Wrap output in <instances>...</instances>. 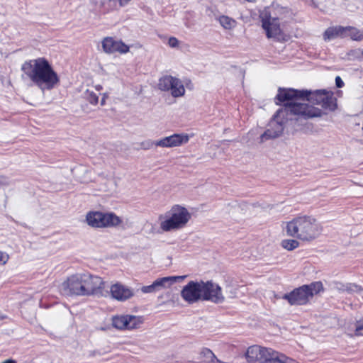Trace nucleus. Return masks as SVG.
Masks as SVG:
<instances>
[{
	"mask_svg": "<svg viewBox=\"0 0 363 363\" xmlns=\"http://www.w3.org/2000/svg\"><path fill=\"white\" fill-rule=\"evenodd\" d=\"M277 99L285 104L276 112L269 128L262 134V142L279 137L288 121L321 117L323 111L313 105H320L329 111L337 108V99L333 93L325 90L299 91L279 88Z\"/></svg>",
	"mask_w": 363,
	"mask_h": 363,
	"instance_id": "obj_1",
	"label": "nucleus"
},
{
	"mask_svg": "<svg viewBox=\"0 0 363 363\" xmlns=\"http://www.w3.org/2000/svg\"><path fill=\"white\" fill-rule=\"evenodd\" d=\"M22 77H27L42 91L58 85L60 78L49 62L43 57L26 61L21 66Z\"/></svg>",
	"mask_w": 363,
	"mask_h": 363,
	"instance_id": "obj_2",
	"label": "nucleus"
},
{
	"mask_svg": "<svg viewBox=\"0 0 363 363\" xmlns=\"http://www.w3.org/2000/svg\"><path fill=\"white\" fill-rule=\"evenodd\" d=\"M182 298L192 304L199 300L211 301L216 303L223 302L221 288L212 281H189L181 291Z\"/></svg>",
	"mask_w": 363,
	"mask_h": 363,
	"instance_id": "obj_3",
	"label": "nucleus"
},
{
	"mask_svg": "<svg viewBox=\"0 0 363 363\" xmlns=\"http://www.w3.org/2000/svg\"><path fill=\"white\" fill-rule=\"evenodd\" d=\"M283 230L288 236L310 242L316 239L322 232L320 223L312 216H298L283 223Z\"/></svg>",
	"mask_w": 363,
	"mask_h": 363,
	"instance_id": "obj_4",
	"label": "nucleus"
},
{
	"mask_svg": "<svg viewBox=\"0 0 363 363\" xmlns=\"http://www.w3.org/2000/svg\"><path fill=\"white\" fill-rule=\"evenodd\" d=\"M191 217L186 208L175 205L164 216L160 217V228L164 232L182 229L186 225Z\"/></svg>",
	"mask_w": 363,
	"mask_h": 363,
	"instance_id": "obj_5",
	"label": "nucleus"
},
{
	"mask_svg": "<svg viewBox=\"0 0 363 363\" xmlns=\"http://www.w3.org/2000/svg\"><path fill=\"white\" fill-rule=\"evenodd\" d=\"M323 290V284L315 281L297 288L291 293L284 294L282 298L287 300L291 305H304Z\"/></svg>",
	"mask_w": 363,
	"mask_h": 363,
	"instance_id": "obj_6",
	"label": "nucleus"
},
{
	"mask_svg": "<svg viewBox=\"0 0 363 363\" xmlns=\"http://www.w3.org/2000/svg\"><path fill=\"white\" fill-rule=\"evenodd\" d=\"M262 26L268 38L279 40L281 35L279 18L273 9L263 10L260 14Z\"/></svg>",
	"mask_w": 363,
	"mask_h": 363,
	"instance_id": "obj_7",
	"label": "nucleus"
},
{
	"mask_svg": "<svg viewBox=\"0 0 363 363\" xmlns=\"http://www.w3.org/2000/svg\"><path fill=\"white\" fill-rule=\"evenodd\" d=\"M86 221L89 226L96 228L117 226L121 223L120 218L114 213L101 211H89L86 216Z\"/></svg>",
	"mask_w": 363,
	"mask_h": 363,
	"instance_id": "obj_8",
	"label": "nucleus"
},
{
	"mask_svg": "<svg viewBox=\"0 0 363 363\" xmlns=\"http://www.w3.org/2000/svg\"><path fill=\"white\" fill-rule=\"evenodd\" d=\"M278 353L271 348L252 345L247 348L245 358L248 363H272Z\"/></svg>",
	"mask_w": 363,
	"mask_h": 363,
	"instance_id": "obj_9",
	"label": "nucleus"
},
{
	"mask_svg": "<svg viewBox=\"0 0 363 363\" xmlns=\"http://www.w3.org/2000/svg\"><path fill=\"white\" fill-rule=\"evenodd\" d=\"M158 88L161 91H170L174 98L181 97L185 94V88L182 81L170 75H166L160 79Z\"/></svg>",
	"mask_w": 363,
	"mask_h": 363,
	"instance_id": "obj_10",
	"label": "nucleus"
},
{
	"mask_svg": "<svg viewBox=\"0 0 363 363\" xmlns=\"http://www.w3.org/2000/svg\"><path fill=\"white\" fill-rule=\"evenodd\" d=\"M83 286L82 273L75 274L61 284L60 291L67 296H84Z\"/></svg>",
	"mask_w": 363,
	"mask_h": 363,
	"instance_id": "obj_11",
	"label": "nucleus"
},
{
	"mask_svg": "<svg viewBox=\"0 0 363 363\" xmlns=\"http://www.w3.org/2000/svg\"><path fill=\"white\" fill-rule=\"evenodd\" d=\"M84 296L101 295L105 282L101 277L89 273H82Z\"/></svg>",
	"mask_w": 363,
	"mask_h": 363,
	"instance_id": "obj_12",
	"label": "nucleus"
},
{
	"mask_svg": "<svg viewBox=\"0 0 363 363\" xmlns=\"http://www.w3.org/2000/svg\"><path fill=\"white\" fill-rule=\"evenodd\" d=\"M186 277L187 275L170 276L158 278L154 281L152 284L143 286L141 291L146 294L157 292L162 289H168L175 283L182 282Z\"/></svg>",
	"mask_w": 363,
	"mask_h": 363,
	"instance_id": "obj_13",
	"label": "nucleus"
},
{
	"mask_svg": "<svg viewBox=\"0 0 363 363\" xmlns=\"http://www.w3.org/2000/svg\"><path fill=\"white\" fill-rule=\"evenodd\" d=\"M142 323L140 318L135 315H117L112 318V325L118 330H132L138 328Z\"/></svg>",
	"mask_w": 363,
	"mask_h": 363,
	"instance_id": "obj_14",
	"label": "nucleus"
},
{
	"mask_svg": "<svg viewBox=\"0 0 363 363\" xmlns=\"http://www.w3.org/2000/svg\"><path fill=\"white\" fill-rule=\"evenodd\" d=\"M189 140V136L187 134H173L157 140L156 147L167 148L175 147L187 143Z\"/></svg>",
	"mask_w": 363,
	"mask_h": 363,
	"instance_id": "obj_15",
	"label": "nucleus"
},
{
	"mask_svg": "<svg viewBox=\"0 0 363 363\" xmlns=\"http://www.w3.org/2000/svg\"><path fill=\"white\" fill-rule=\"evenodd\" d=\"M101 44L103 50L106 53L111 54L118 52L125 54L129 51V47L127 45L121 40H115L111 37L104 38Z\"/></svg>",
	"mask_w": 363,
	"mask_h": 363,
	"instance_id": "obj_16",
	"label": "nucleus"
},
{
	"mask_svg": "<svg viewBox=\"0 0 363 363\" xmlns=\"http://www.w3.org/2000/svg\"><path fill=\"white\" fill-rule=\"evenodd\" d=\"M110 294L113 299L118 301H125L133 296V290L121 283H116L111 285Z\"/></svg>",
	"mask_w": 363,
	"mask_h": 363,
	"instance_id": "obj_17",
	"label": "nucleus"
},
{
	"mask_svg": "<svg viewBox=\"0 0 363 363\" xmlns=\"http://www.w3.org/2000/svg\"><path fill=\"white\" fill-rule=\"evenodd\" d=\"M337 37H345V27H330L323 34L325 40H330Z\"/></svg>",
	"mask_w": 363,
	"mask_h": 363,
	"instance_id": "obj_18",
	"label": "nucleus"
},
{
	"mask_svg": "<svg viewBox=\"0 0 363 363\" xmlns=\"http://www.w3.org/2000/svg\"><path fill=\"white\" fill-rule=\"evenodd\" d=\"M335 287L340 291H347L348 293L356 292L361 294L363 292V289L355 284H343L337 282L335 284Z\"/></svg>",
	"mask_w": 363,
	"mask_h": 363,
	"instance_id": "obj_19",
	"label": "nucleus"
},
{
	"mask_svg": "<svg viewBox=\"0 0 363 363\" xmlns=\"http://www.w3.org/2000/svg\"><path fill=\"white\" fill-rule=\"evenodd\" d=\"M350 36L352 40L360 41L363 40V30H360L352 27H345V37Z\"/></svg>",
	"mask_w": 363,
	"mask_h": 363,
	"instance_id": "obj_20",
	"label": "nucleus"
},
{
	"mask_svg": "<svg viewBox=\"0 0 363 363\" xmlns=\"http://www.w3.org/2000/svg\"><path fill=\"white\" fill-rule=\"evenodd\" d=\"M218 21L223 28L228 30L234 28L237 24L235 20L227 16H219Z\"/></svg>",
	"mask_w": 363,
	"mask_h": 363,
	"instance_id": "obj_21",
	"label": "nucleus"
},
{
	"mask_svg": "<svg viewBox=\"0 0 363 363\" xmlns=\"http://www.w3.org/2000/svg\"><path fill=\"white\" fill-rule=\"evenodd\" d=\"M281 245L287 250H293L299 246V242L294 239H285L281 241Z\"/></svg>",
	"mask_w": 363,
	"mask_h": 363,
	"instance_id": "obj_22",
	"label": "nucleus"
},
{
	"mask_svg": "<svg viewBox=\"0 0 363 363\" xmlns=\"http://www.w3.org/2000/svg\"><path fill=\"white\" fill-rule=\"evenodd\" d=\"M272 363H298L296 360L279 352Z\"/></svg>",
	"mask_w": 363,
	"mask_h": 363,
	"instance_id": "obj_23",
	"label": "nucleus"
},
{
	"mask_svg": "<svg viewBox=\"0 0 363 363\" xmlns=\"http://www.w3.org/2000/svg\"><path fill=\"white\" fill-rule=\"evenodd\" d=\"M157 140H146L140 143V148L145 150L152 149L154 146L156 147Z\"/></svg>",
	"mask_w": 363,
	"mask_h": 363,
	"instance_id": "obj_24",
	"label": "nucleus"
},
{
	"mask_svg": "<svg viewBox=\"0 0 363 363\" xmlns=\"http://www.w3.org/2000/svg\"><path fill=\"white\" fill-rule=\"evenodd\" d=\"M85 98L91 104H96L98 103V96L94 91L87 90L85 93Z\"/></svg>",
	"mask_w": 363,
	"mask_h": 363,
	"instance_id": "obj_25",
	"label": "nucleus"
},
{
	"mask_svg": "<svg viewBox=\"0 0 363 363\" xmlns=\"http://www.w3.org/2000/svg\"><path fill=\"white\" fill-rule=\"evenodd\" d=\"M9 259V255L8 253L0 251V266L5 265Z\"/></svg>",
	"mask_w": 363,
	"mask_h": 363,
	"instance_id": "obj_26",
	"label": "nucleus"
},
{
	"mask_svg": "<svg viewBox=\"0 0 363 363\" xmlns=\"http://www.w3.org/2000/svg\"><path fill=\"white\" fill-rule=\"evenodd\" d=\"M363 330V320L357 321L356 323V328H355V335H362L360 331Z\"/></svg>",
	"mask_w": 363,
	"mask_h": 363,
	"instance_id": "obj_27",
	"label": "nucleus"
},
{
	"mask_svg": "<svg viewBox=\"0 0 363 363\" xmlns=\"http://www.w3.org/2000/svg\"><path fill=\"white\" fill-rule=\"evenodd\" d=\"M168 45L171 48H177L179 45V40L174 37H171L169 38Z\"/></svg>",
	"mask_w": 363,
	"mask_h": 363,
	"instance_id": "obj_28",
	"label": "nucleus"
},
{
	"mask_svg": "<svg viewBox=\"0 0 363 363\" xmlns=\"http://www.w3.org/2000/svg\"><path fill=\"white\" fill-rule=\"evenodd\" d=\"M335 83H336V86L339 88L342 87L344 84L342 80L341 79V78L340 77H337L335 78Z\"/></svg>",
	"mask_w": 363,
	"mask_h": 363,
	"instance_id": "obj_29",
	"label": "nucleus"
},
{
	"mask_svg": "<svg viewBox=\"0 0 363 363\" xmlns=\"http://www.w3.org/2000/svg\"><path fill=\"white\" fill-rule=\"evenodd\" d=\"M9 184V179L4 177H0V184L8 185Z\"/></svg>",
	"mask_w": 363,
	"mask_h": 363,
	"instance_id": "obj_30",
	"label": "nucleus"
},
{
	"mask_svg": "<svg viewBox=\"0 0 363 363\" xmlns=\"http://www.w3.org/2000/svg\"><path fill=\"white\" fill-rule=\"evenodd\" d=\"M359 53H361V51L359 50H351L349 52V55L355 56L356 55L359 54Z\"/></svg>",
	"mask_w": 363,
	"mask_h": 363,
	"instance_id": "obj_31",
	"label": "nucleus"
},
{
	"mask_svg": "<svg viewBox=\"0 0 363 363\" xmlns=\"http://www.w3.org/2000/svg\"><path fill=\"white\" fill-rule=\"evenodd\" d=\"M130 1V0H119V2L121 6H123V5L126 4Z\"/></svg>",
	"mask_w": 363,
	"mask_h": 363,
	"instance_id": "obj_32",
	"label": "nucleus"
},
{
	"mask_svg": "<svg viewBox=\"0 0 363 363\" xmlns=\"http://www.w3.org/2000/svg\"><path fill=\"white\" fill-rule=\"evenodd\" d=\"M105 101H106V95L104 96V97L102 98L101 101V104L103 106L105 104Z\"/></svg>",
	"mask_w": 363,
	"mask_h": 363,
	"instance_id": "obj_33",
	"label": "nucleus"
},
{
	"mask_svg": "<svg viewBox=\"0 0 363 363\" xmlns=\"http://www.w3.org/2000/svg\"><path fill=\"white\" fill-rule=\"evenodd\" d=\"M2 363H16V362L14 360H12V359H8V360H6L5 362H2Z\"/></svg>",
	"mask_w": 363,
	"mask_h": 363,
	"instance_id": "obj_34",
	"label": "nucleus"
},
{
	"mask_svg": "<svg viewBox=\"0 0 363 363\" xmlns=\"http://www.w3.org/2000/svg\"><path fill=\"white\" fill-rule=\"evenodd\" d=\"M247 1H250V2H253L255 1V0H247Z\"/></svg>",
	"mask_w": 363,
	"mask_h": 363,
	"instance_id": "obj_35",
	"label": "nucleus"
}]
</instances>
